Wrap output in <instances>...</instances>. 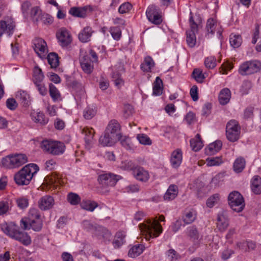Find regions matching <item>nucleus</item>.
Segmentation results:
<instances>
[{
    "mask_svg": "<svg viewBox=\"0 0 261 261\" xmlns=\"http://www.w3.org/2000/svg\"><path fill=\"white\" fill-rule=\"evenodd\" d=\"M41 21L44 24L49 25L53 22V17L47 13H42L38 17L36 18V21Z\"/></svg>",
    "mask_w": 261,
    "mask_h": 261,
    "instance_id": "45",
    "label": "nucleus"
},
{
    "mask_svg": "<svg viewBox=\"0 0 261 261\" xmlns=\"http://www.w3.org/2000/svg\"><path fill=\"white\" fill-rule=\"evenodd\" d=\"M163 82L159 77H156L153 86V94L160 95L162 94Z\"/></svg>",
    "mask_w": 261,
    "mask_h": 261,
    "instance_id": "41",
    "label": "nucleus"
},
{
    "mask_svg": "<svg viewBox=\"0 0 261 261\" xmlns=\"http://www.w3.org/2000/svg\"><path fill=\"white\" fill-rule=\"evenodd\" d=\"M68 202L72 205L77 204L81 200L80 196L75 193H70L67 196Z\"/></svg>",
    "mask_w": 261,
    "mask_h": 261,
    "instance_id": "54",
    "label": "nucleus"
},
{
    "mask_svg": "<svg viewBox=\"0 0 261 261\" xmlns=\"http://www.w3.org/2000/svg\"><path fill=\"white\" fill-rule=\"evenodd\" d=\"M187 234L189 239L194 242H198L200 239V233L195 226L188 227Z\"/></svg>",
    "mask_w": 261,
    "mask_h": 261,
    "instance_id": "23",
    "label": "nucleus"
},
{
    "mask_svg": "<svg viewBox=\"0 0 261 261\" xmlns=\"http://www.w3.org/2000/svg\"><path fill=\"white\" fill-rule=\"evenodd\" d=\"M134 174L137 180L142 182H146L149 178L148 172L142 167L135 170L134 171Z\"/></svg>",
    "mask_w": 261,
    "mask_h": 261,
    "instance_id": "24",
    "label": "nucleus"
},
{
    "mask_svg": "<svg viewBox=\"0 0 261 261\" xmlns=\"http://www.w3.org/2000/svg\"><path fill=\"white\" fill-rule=\"evenodd\" d=\"M206 29L208 34H214L216 31L219 36H221L222 31L219 23H218L213 18H210L207 20Z\"/></svg>",
    "mask_w": 261,
    "mask_h": 261,
    "instance_id": "18",
    "label": "nucleus"
},
{
    "mask_svg": "<svg viewBox=\"0 0 261 261\" xmlns=\"http://www.w3.org/2000/svg\"><path fill=\"white\" fill-rule=\"evenodd\" d=\"M229 225V220L226 213H219L217 216V227L220 231H225Z\"/></svg>",
    "mask_w": 261,
    "mask_h": 261,
    "instance_id": "15",
    "label": "nucleus"
},
{
    "mask_svg": "<svg viewBox=\"0 0 261 261\" xmlns=\"http://www.w3.org/2000/svg\"><path fill=\"white\" fill-rule=\"evenodd\" d=\"M222 143L220 141H216L211 143L205 149L206 153L207 155H213L218 152L221 148Z\"/></svg>",
    "mask_w": 261,
    "mask_h": 261,
    "instance_id": "28",
    "label": "nucleus"
},
{
    "mask_svg": "<svg viewBox=\"0 0 261 261\" xmlns=\"http://www.w3.org/2000/svg\"><path fill=\"white\" fill-rule=\"evenodd\" d=\"M97 110L95 106H89L83 111V116L86 119H92L96 114Z\"/></svg>",
    "mask_w": 261,
    "mask_h": 261,
    "instance_id": "35",
    "label": "nucleus"
},
{
    "mask_svg": "<svg viewBox=\"0 0 261 261\" xmlns=\"http://www.w3.org/2000/svg\"><path fill=\"white\" fill-rule=\"evenodd\" d=\"M133 8L132 5L129 2H125L121 5L118 9L120 14L128 13Z\"/></svg>",
    "mask_w": 261,
    "mask_h": 261,
    "instance_id": "55",
    "label": "nucleus"
},
{
    "mask_svg": "<svg viewBox=\"0 0 261 261\" xmlns=\"http://www.w3.org/2000/svg\"><path fill=\"white\" fill-rule=\"evenodd\" d=\"M93 33L91 27H86L79 34V39L83 43L87 42L90 40Z\"/></svg>",
    "mask_w": 261,
    "mask_h": 261,
    "instance_id": "22",
    "label": "nucleus"
},
{
    "mask_svg": "<svg viewBox=\"0 0 261 261\" xmlns=\"http://www.w3.org/2000/svg\"><path fill=\"white\" fill-rule=\"evenodd\" d=\"M33 48L40 58H45L47 53V44L42 38H35L33 41Z\"/></svg>",
    "mask_w": 261,
    "mask_h": 261,
    "instance_id": "12",
    "label": "nucleus"
},
{
    "mask_svg": "<svg viewBox=\"0 0 261 261\" xmlns=\"http://www.w3.org/2000/svg\"><path fill=\"white\" fill-rule=\"evenodd\" d=\"M82 133L85 135V140L86 144H90L94 137V129L92 128L85 127L83 129Z\"/></svg>",
    "mask_w": 261,
    "mask_h": 261,
    "instance_id": "42",
    "label": "nucleus"
},
{
    "mask_svg": "<svg viewBox=\"0 0 261 261\" xmlns=\"http://www.w3.org/2000/svg\"><path fill=\"white\" fill-rule=\"evenodd\" d=\"M193 78L198 83H202L204 79L206 77L204 73L200 69H195L192 73Z\"/></svg>",
    "mask_w": 261,
    "mask_h": 261,
    "instance_id": "48",
    "label": "nucleus"
},
{
    "mask_svg": "<svg viewBox=\"0 0 261 261\" xmlns=\"http://www.w3.org/2000/svg\"><path fill=\"white\" fill-rule=\"evenodd\" d=\"M178 193V187L175 185H171L164 195L166 200H172L176 198Z\"/></svg>",
    "mask_w": 261,
    "mask_h": 261,
    "instance_id": "25",
    "label": "nucleus"
},
{
    "mask_svg": "<svg viewBox=\"0 0 261 261\" xmlns=\"http://www.w3.org/2000/svg\"><path fill=\"white\" fill-rule=\"evenodd\" d=\"M54 204V199L52 196L49 195L42 197L38 201V206L42 211L51 208Z\"/></svg>",
    "mask_w": 261,
    "mask_h": 261,
    "instance_id": "16",
    "label": "nucleus"
},
{
    "mask_svg": "<svg viewBox=\"0 0 261 261\" xmlns=\"http://www.w3.org/2000/svg\"><path fill=\"white\" fill-rule=\"evenodd\" d=\"M229 42L232 46L234 48L239 47L242 42V37L240 35L231 34L230 36Z\"/></svg>",
    "mask_w": 261,
    "mask_h": 261,
    "instance_id": "47",
    "label": "nucleus"
},
{
    "mask_svg": "<svg viewBox=\"0 0 261 261\" xmlns=\"http://www.w3.org/2000/svg\"><path fill=\"white\" fill-rule=\"evenodd\" d=\"M190 146L193 150L199 151L203 146V143L199 134H197L195 137L190 140Z\"/></svg>",
    "mask_w": 261,
    "mask_h": 261,
    "instance_id": "32",
    "label": "nucleus"
},
{
    "mask_svg": "<svg viewBox=\"0 0 261 261\" xmlns=\"http://www.w3.org/2000/svg\"><path fill=\"white\" fill-rule=\"evenodd\" d=\"M133 113V107L130 105H125L123 108V115L125 118H127Z\"/></svg>",
    "mask_w": 261,
    "mask_h": 261,
    "instance_id": "64",
    "label": "nucleus"
},
{
    "mask_svg": "<svg viewBox=\"0 0 261 261\" xmlns=\"http://www.w3.org/2000/svg\"><path fill=\"white\" fill-rule=\"evenodd\" d=\"M112 79L114 83V84L118 88L121 87L124 84L123 80L121 78L120 74L119 73L114 72L112 73Z\"/></svg>",
    "mask_w": 261,
    "mask_h": 261,
    "instance_id": "52",
    "label": "nucleus"
},
{
    "mask_svg": "<svg viewBox=\"0 0 261 261\" xmlns=\"http://www.w3.org/2000/svg\"><path fill=\"white\" fill-rule=\"evenodd\" d=\"M182 154L180 149H176L171 154L170 162L173 168L178 167L181 163Z\"/></svg>",
    "mask_w": 261,
    "mask_h": 261,
    "instance_id": "19",
    "label": "nucleus"
},
{
    "mask_svg": "<svg viewBox=\"0 0 261 261\" xmlns=\"http://www.w3.org/2000/svg\"><path fill=\"white\" fill-rule=\"evenodd\" d=\"M55 141H53L47 140H43L41 142L40 147L43 151L49 153Z\"/></svg>",
    "mask_w": 261,
    "mask_h": 261,
    "instance_id": "51",
    "label": "nucleus"
},
{
    "mask_svg": "<svg viewBox=\"0 0 261 261\" xmlns=\"http://www.w3.org/2000/svg\"><path fill=\"white\" fill-rule=\"evenodd\" d=\"M6 106L10 110H15L18 107V103L13 98H8L6 101Z\"/></svg>",
    "mask_w": 261,
    "mask_h": 261,
    "instance_id": "62",
    "label": "nucleus"
},
{
    "mask_svg": "<svg viewBox=\"0 0 261 261\" xmlns=\"http://www.w3.org/2000/svg\"><path fill=\"white\" fill-rule=\"evenodd\" d=\"M105 130L108 133L112 132L116 135H118L120 137H121V134L120 133V125L118 122L116 120H112L109 123Z\"/></svg>",
    "mask_w": 261,
    "mask_h": 261,
    "instance_id": "27",
    "label": "nucleus"
},
{
    "mask_svg": "<svg viewBox=\"0 0 261 261\" xmlns=\"http://www.w3.org/2000/svg\"><path fill=\"white\" fill-rule=\"evenodd\" d=\"M33 119L35 122H38L42 125H45L47 123L48 120L43 113L38 112L34 114L33 116Z\"/></svg>",
    "mask_w": 261,
    "mask_h": 261,
    "instance_id": "46",
    "label": "nucleus"
},
{
    "mask_svg": "<svg viewBox=\"0 0 261 261\" xmlns=\"http://www.w3.org/2000/svg\"><path fill=\"white\" fill-rule=\"evenodd\" d=\"M137 139L140 143L143 145H149L151 144V140L145 134H141L137 135Z\"/></svg>",
    "mask_w": 261,
    "mask_h": 261,
    "instance_id": "56",
    "label": "nucleus"
},
{
    "mask_svg": "<svg viewBox=\"0 0 261 261\" xmlns=\"http://www.w3.org/2000/svg\"><path fill=\"white\" fill-rule=\"evenodd\" d=\"M98 205L95 201L89 200H83L81 203V206L83 209L90 212H93Z\"/></svg>",
    "mask_w": 261,
    "mask_h": 261,
    "instance_id": "37",
    "label": "nucleus"
},
{
    "mask_svg": "<svg viewBox=\"0 0 261 261\" xmlns=\"http://www.w3.org/2000/svg\"><path fill=\"white\" fill-rule=\"evenodd\" d=\"M49 95L54 101L61 100V95L57 88L52 84L49 85Z\"/></svg>",
    "mask_w": 261,
    "mask_h": 261,
    "instance_id": "44",
    "label": "nucleus"
},
{
    "mask_svg": "<svg viewBox=\"0 0 261 261\" xmlns=\"http://www.w3.org/2000/svg\"><path fill=\"white\" fill-rule=\"evenodd\" d=\"M125 234L124 232L119 231L116 233L115 238L113 241V245L115 248H119L125 242Z\"/></svg>",
    "mask_w": 261,
    "mask_h": 261,
    "instance_id": "36",
    "label": "nucleus"
},
{
    "mask_svg": "<svg viewBox=\"0 0 261 261\" xmlns=\"http://www.w3.org/2000/svg\"><path fill=\"white\" fill-rule=\"evenodd\" d=\"M28 221L41 220L40 212L36 208H31L29 212L28 217H26Z\"/></svg>",
    "mask_w": 261,
    "mask_h": 261,
    "instance_id": "49",
    "label": "nucleus"
},
{
    "mask_svg": "<svg viewBox=\"0 0 261 261\" xmlns=\"http://www.w3.org/2000/svg\"><path fill=\"white\" fill-rule=\"evenodd\" d=\"M16 97L24 107H28L31 103L30 95L25 91H19L16 94Z\"/></svg>",
    "mask_w": 261,
    "mask_h": 261,
    "instance_id": "26",
    "label": "nucleus"
},
{
    "mask_svg": "<svg viewBox=\"0 0 261 261\" xmlns=\"http://www.w3.org/2000/svg\"><path fill=\"white\" fill-rule=\"evenodd\" d=\"M39 93L42 96H45L47 93V90L43 82L34 83Z\"/></svg>",
    "mask_w": 261,
    "mask_h": 261,
    "instance_id": "61",
    "label": "nucleus"
},
{
    "mask_svg": "<svg viewBox=\"0 0 261 261\" xmlns=\"http://www.w3.org/2000/svg\"><path fill=\"white\" fill-rule=\"evenodd\" d=\"M47 61L51 68H56L59 64L58 55L55 53H50L47 56Z\"/></svg>",
    "mask_w": 261,
    "mask_h": 261,
    "instance_id": "38",
    "label": "nucleus"
},
{
    "mask_svg": "<svg viewBox=\"0 0 261 261\" xmlns=\"http://www.w3.org/2000/svg\"><path fill=\"white\" fill-rule=\"evenodd\" d=\"M229 204L231 209L237 212L243 211L245 202L243 196L237 191L231 192L228 197Z\"/></svg>",
    "mask_w": 261,
    "mask_h": 261,
    "instance_id": "5",
    "label": "nucleus"
},
{
    "mask_svg": "<svg viewBox=\"0 0 261 261\" xmlns=\"http://www.w3.org/2000/svg\"><path fill=\"white\" fill-rule=\"evenodd\" d=\"M83 228L87 231H91L93 233L94 229L95 228L96 224L91 223L89 220H84L82 223Z\"/></svg>",
    "mask_w": 261,
    "mask_h": 261,
    "instance_id": "63",
    "label": "nucleus"
},
{
    "mask_svg": "<svg viewBox=\"0 0 261 261\" xmlns=\"http://www.w3.org/2000/svg\"><path fill=\"white\" fill-rule=\"evenodd\" d=\"M197 213L194 209L186 210L182 216V220L185 224H190L196 218Z\"/></svg>",
    "mask_w": 261,
    "mask_h": 261,
    "instance_id": "21",
    "label": "nucleus"
},
{
    "mask_svg": "<svg viewBox=\"0 0 261 261\" xmlns=\"http://www.w3.org/2000/svg\"><path fill=\"white\" fill-rule=\"evenodd\" d=\"M44 77L42 70L38 66H35L33 70L34 83L43 82Z\"/></svg>",
    "mask_w": 261,
    "mask_h": 261,
    "instance_id": "43",
    "label": "nucleus"
},
{
    "mask_svg": "<svg viewBox=\"0 0 261 261\" xmlns=\"http://www.w3.org/2000/svg\"><path fill=\"white\" fill-rule=\"evenodd\" d=\"M139 227L146 240L148 241L151 239L159 236L163 231L162 226L156 220L151 221L150 219H147L140 224Z\"/></svg>",
    "mask_w": 261,
    "mask_h": 261,
    "instance_id": "2",
    "label": "nucleus"
},
{
    "mask_svg": "<svg viewBox=\"0 0 261 261\" xmlns=\"http://www.w3.org/2000/svg\"><path fill=\"white\" fill-rule=\"evenodd\" d=\"M204 64L207 68L213 69L216 66V59L214 57H208L205 59Z\"/></svg>",
    "mask_w": 261,
    "mask_h": 261,
    "instance_id": "57",
    "label": "nucleus"
},
{
    "mask_svg": "<svg viewBox=\"0 0 261 261\" xmlns=\"http://www.w3.org/2000/svg\"><path fill=\"white\" fill-rule=\"evenodd\" d=\"M20 225L23 230H30L31 228L35 231H40L43 226L41 220H28L26 217L21 219Z\"/></svg>",
    "mask_w": 261,
    "mask_h": 261,
    "instance_id": "11",
    "label": "nucleus"
},
{
    "mask_svg": "<svg viewBox=\"0 0 261 261\" xmlns=\"http://www.w3.org/2000/svg\"><path fill=\"white\" fill-rule=\"evenodd\" d=\"M231 92L229 89L224 88L221 90L219 95V100L221 105H225L230 100Z\"/></svg>",
    "mask_w": 261,
    "mask_h": 261,
    "instance_id": "29",
    "label": "nucleus"
},
{
    "mask_svg": "<svg viewBox=\"0 0 261 261\" xmlns=\"http://www.w3.org/2000/svg\"><path fill=\"white\" fill-rule=\"evenodd\" d=\"M0 227L7 236L19 241L23 245L28 246L31 244V237L27 232L20 230L19 227L15 223L4 222L0 224Z\"/></svg>",
    "mask_w": 261,
    "mask_h": 261,
    "instance_id": "1",
    "label": "nucleus"
},
{
    "mask_svg": "<svg viewBox=\"0 0 261 261\" xmlns=\"http://www.w3.org/2000/svg\"><path fill=\"white\" fill-rule=\"evenodd\" d=\"M261 69V62L252 60L243 63L240 67L239 72L242 75H249L259 71Z\"/></svg>",
    "mask_w": 261,
    "mask_h": 261,
    "instance_id": "6",
    "label": "nucleus"
},
{
    "mask_svg": "<svg viewBox=\"0 0 261 261\" xmlns=\"http://www.w3.org/2000/svg\"><path fill=\"white\" fill-rule=\"evenodd\" d=\"M28 162V158L24 154H15L3 159L2 164L7 168L18 167Z\"/></svg>",
    "mask_w": 261,
    "mask_h": 261,
    "instance_id": "4",
    "label": "nucleus"
},
{
    "mask_svg": "<svg viewBox=\"0 0 261 261\" xmlns=\"http://www.w3.org/2000/svg\"><path fill=\"white\" fill-rule=\"evenodd\" d=\"M241 127L237 121L230 120L226 125V135L227 139L231 142L237 141L240 137Z\"/></svg>",
    "mask_w": 261,
    "mask_h": 261,
    "instance_id": "7",
    "label": "nucleus"
},
{
    "mask_svg": "<svg viewBox=\"0 0 261 261\" xmlns=\"http://www.w3.org/2000/svg\"><path fill=\"white\" fill-rule=\"evenodd\" d=\"M111 140L109 133L105 130L103 134L100 137L99 142L103 146H111L114 144Z\"/></svg>",
    "mask_w": 261,
    "mask_h": 261,
    "instance_id": "40",
    "label": "nucleus"
},
{
    "mask_svg": "<svg viewBox=\"0 0 261 261\" xmlns=\"http://www.w3.org/2000/svg\"><path fill=\"white\" fill-rule=\"evenodd\" d=\"M39 169L38 166L34 164L25 165L15 174L14 179L15 182L20 186L29 185Z\"/></svg>",
    "mask_w": 261,
    "mask_h": 261,
    "instance_id": "3",
    "label": "nucleus"
},
{
    "mask_svg": "<svg viewBox=\"0 0 261 261\" xmlns=\"http://www.w3.org/2000/svg\"><path fill=\"white\" fill-rule=\"evenodd\" d=\"M144 248V247L142 245H135L129 249L128 256L131 257H136L143 252Z\"/></svg>",
    "mask_w": 261,
    "mask_h": 261,
    "instance_id": "39",
    "label": "nucleus"
},
{
    "mask_svg": "<svg viewBox=\"0 0 261 261\" xmlns=\"http://www.w3.org/2000/svg\"><path fill=\"white\" fill-rule=\"evenodd\" d=\"M15 23L12 17H7L0 21V37L6 33L9 36L14 33Z\"/></svg>",
    "mask_w": 261,
    "mask_h": 261,
    "instance_id": "10",
    "label": "nucleus"
},
{
    "mask_svg": "<svg viewBox=\"0 0 261 261\" xmlns=\"http://www.w3.org/2000/svg\"><path fill=\"white\" fill-rule=\"evenodd\" d=\"M10 210L9 202L7 201H0V216L6 214Z\"/></svg>",
    "mask_w": 261,
    "mask_h": 261,
    "instance_id": "59",
    "label": "nucleus"
},
{
    "mask_svg": "<svg viewBox=\"0 0 261 261\" xmlns=\"http://www.w3.org/2000/svg\"><path fill=\"white\" fill-rule=\"evenodd\" d=\"M190 24V30L186 32L187 34V42L189 46L193 47L195 46L196 38L195 36V33L197 32L198 26L197 24L194 21L192 16L190 17L189 19Z\"/></svg>",
    "mask_w": 261,
    "mask_h": 261,
    "instance_id": "13",
    "label": "nucleus"
},
{
    "mask_svg": "<svg viewBox=\"0 0 261 261\" xmlns=\"http://www.w3.org/2000/svg\"><path fill=\"white\" fill-rule=\"evenodd\" d=\"M154 66V62L150 56L144 58L143 62L141 65V69L144 72H150Z\"/></svg>",
    "mask_w": 261,
    "mask_h": 261,
    "instance_id": "30",
    "label": "nucleus"
},
{
    "mask_svg": "<svg viewBox=\"0 0 261 261\" xmlns=\"http://www.w3.org/2000/svg\"><path fill=\"white\" fill-rule=\"evenodd\" d=\"M206 162L207 166L211 167L219 166L223 163V161L221 157H211L207 158Z\"/></svg>",
    "mask_w": 261,
    "mask_h": 261,
    "instance_id": "50",
    "label": "nucleus"
},
{
    "mask_svg": "<svg viewBox=\"0 0 261 261\" xmlns=\"http://www.w3.org/2000/svg\"><path fill=\"white\" fill-rule=\"evenodd\" d=\"M219 200V195L215 194L210 197L206 201V205L209 207H212L215 203H217Z\"/></svg>",
    "mask_w": 261,
    "mask_h": 261,
    "instance_id": "60",
    "label": "nucleus"
},
{
    "mask_svg": "<svg viewBox=\"0 0 261 261\" xmlns=\"http://www.w3.org/2000/svg\"><path fill=\"white\" fill-rule=\"evenodd\" d=\"M65 145L61 142L55 141L49 153L54 155L62 154L64 151Z\"/></svg>",
    "mask_w": 261,
    "mask_h": 261,
    "instance_id": "34",
    "label": "nucleus"
},
{
    "mask_svg": "<svg viewBox=\"0 0 261 261\" xmlns=\"http://www.w3.org/2000/svg\"><path fill=\"white\" fill-rule=\"evenodd\" d=\"M80 63L83 70L87 74L92 72L93 66L91 64V60L89 55H85L80 59Z\"/></svg>",
    "mask_w": 261,
    "mask_h": 261,
    "instance_id": "20",
    "label": "nucleus"
},
{
    "mask_svg": "<svg viewBox=\"0 0 261 261\" xmlns=\"http://www.w3.org/2000/svg\"><path fill=\"white\" fill-rule=\"evenodd\" d=\"M146 14L148 20L153 24H160L162 22L161 10L155 5L149 6Z\"/></svg>",
    "mask_w": 261,
    "mask_h": 261,
    "instance_id": "9",
    "label": "nucleus"
},
{
    "mask_svg": "<svg viewBox=\"0 0 261 261\" xmlns=\"http://www.w3.org/2000/svg\"><path fill=\"white\" fill-rule=\"evenodd\" d=\"M110 32L114 39L119 40L120 39L121 31L119 27H111Z\"/></svg>",
    "mask_w": 261,
    "mask_h": 261,
    "instance_id": "58",
    "label": "nucleus"
},
{
    "mask_svg": "<svg viewBox=\"0 0 261 261\" xmlns=\"http://www.w3.org/2000/svg\"><path fill=\"white\" fill-rule=\"evenodd\" d=\"M251 189L255 194L261 193V178L258 176H255L251 181Z\"/></svg>",
    "mask_w": 261,
    "mask_h": 261,
    "instance_id": "31",
    "label": "nucleus"
},
{
    "mask_svg": "<svg viewBox=\"0 0 261 261\" xmlns=\"http://www.w3.org/2000/svg\"><path fill=\"white\" fill-rule=\"evenodd\" d=\"M246 165L245 159L242 157L237 158L233 163V170L236 173L241 172L244 169Z\"/></svg>",
    "mask_w": 261,
    "mask_h": 261,
    "instance_id": "33",
    "label": "nucleus"
},
{
    "mask_svg": "<svg viewBox=\"0 0 261 261\" xmlns=\"http://www.w3.org/2000/svg\"><path fill=\"white\" fill-rule=\"evenodd\" d=\"M16 201L17 206L20 209L26 208L29 205V200L25 197H19L16 200Z\"/></svg>",
    "mask_w": 261,
    "mask_h": 261,
    "instance_id": "53",
    "label": "nucleus"
},
{
    "mask_svg": "<svg viewBox=\"0 0 261 261\" xmlns=\"http://www.w3.org/2000/svg\"><path fill=\"white\" fill-rule=\"evenodd\" d=\"M57 37L62 46H68L72 41L69 32L65 28H62L57 33Z\"/></svg>",
    "mask_w": 261,
    "mask_h": 261,
    "instance_id": "14",
    "label": "nucleus"
},
{
    "mask_svg": "<svg viewBox=\"0 0 261 261\" xmlns=\"http://www.w3.org/2000/svg\"><path fill=\"white\" fill-rule=\"evenodd\" d=\"M118 175L111 173H106L100 174L98 177V181L100 185L103 188L114 186L119 179Z\"/></svg>",
    "mask_w": 261,
    "mask_h": 261,
    "instance_id": "8",
    "label": "nucleus"
},
{
    "mask_svg": "<svg viewBox=\"0 0 261 261\" xmlns=\"http://www.w3.org/2000/svg\"><path fill=\"white\" fill-rule=\"evenodd\" d=\"M89 9L90 8L87 6L83 7H73L69 10V13L73 17L84 18L87 16Z\"/></svg>",
    "mask_w": 261,
    "mask_h": 261,
    "instance_id": "17",
    "label": "nucleus"
}]
</instances>
